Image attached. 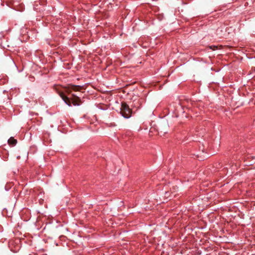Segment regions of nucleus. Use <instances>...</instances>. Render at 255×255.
Wrapping results in <instances>:
<instances>
[{"instance_id":"1","label":"nucleus","mask_w":255,"mask_h":255,"mask_svg":"<svg viewBox=\"0 0 255 255\" xmlns=\"http://www.w3.org/2000/svg\"><path fill=\"white\" fill-rule=\"evenodd\" d=\"M57 93L64 102L69 107H71L72 105L74 106H78L81 104L80 98L75 94H72L71 98H68L62 92L57 91Z\"/></svg>"},{"instance_id":"2","label":"nucleus","mask_w":255,"mask_h":255,"mask_svg":"<svg viewBox=\"0 0 255 255\" xmlns=\"http://www.w3.org/2000/svg\"><path fill=\"white\" fill-rule=\"evenodd\" d=\"M120 110V113L124 118L128 119L131 116L132 110L127 103H122Z\"/></svg>"},{"instance_id":"3","label":"nucleus","mask_w":255,"mask_h":255,"mask_svg":"<svg viewBox=\"0 0 255 255\" xmlns=\"http://www.w3.org/2000/svg\"><path fill=\"white\" fill-rule=\"evenodd\" d=\"M65 88L66 89L67 92L70 93L71 90H73L75 91H80L82 88V86L72 84H68L67 86L65 87Z\"/></svg>"},{"instance_id":"4","label":"nucleus","mask_w":255,"mask_h":255,"mask_svg":"<svg viewBox=\"0 0 255 255\" xmlns=\"http://www.w3.org/2000/svg\"><path fill=\"white\" fill-rule=\"evenodd\" d=\"M8 247L12 252H16V245L14 240H11L9 241L8 243Z\"/></svg>"},{"instance_id":"5","label":"nucleus","mask_w":255,"mask_h":255,"mask_svg":"<svg viewBox=\"0 0 255 255\" xmlns=\"http://www.w3.org/2000/svg\"><path fill=\"white\" fill-rule=\"evenodd\" d=\"M7 143L10 146H14L16 145V139L13 137H10L8 139Z\"/></svg>"},{"instance_id":"6","label":"nucleus","mask_w":255,"mask_h":255,"mask_svg":"<svg viewBox=\"0 0 255 255\" xmlns=\"http://www.w3.org/2000/svg\"><path fill=\"white\" fill-rule=\"evenodd\" d=\"M7 6L13 9H15V5L14 4V2L11 0H9L6 2Z\"/></svg>"},{"instance_id":"7","label":"nucleus","mask_w":255,"mask_h":255,"mask_svg":"<svg viewBox=\"0 0 255 255\" xmlns=\"http://www.w3.org/2000/svg\"><path fill=\"white\" fill-rule=\"evenodd\" d=\"M19 8H20V9H18V7L17 6V11H22L24 9V5L22 4H20L19 5Z\"/></svg>"},{"instance_id":"8","label":"nucleus","mask_w":255,"mask_h":255,"mask_svg":"<svg viewBox=\"0 0 255 255\" xmlns=\"http://www.w3.org/2000/svg\"><path fill=\"white\" fill-rule=\"evenodd\" d=\"M209 48L210 49H212L213 50H215L216 48H217V47L215 46H209Z\"/></svg>"}]
</instances>
